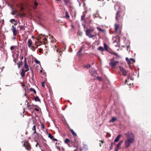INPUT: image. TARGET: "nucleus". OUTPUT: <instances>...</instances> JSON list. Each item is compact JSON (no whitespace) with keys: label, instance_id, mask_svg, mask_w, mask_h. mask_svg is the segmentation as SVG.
<instances>
[{"label":"nucleus","instance_id":"79ce46f5","mask_svg":"<svg viewBox=\"0 0 151 151\" xmlns=\"http://www.w3.org/2000/svg\"><path fill=\"white\" fill-rule=\"evenodd\" d=\"M14 48V47L13 46H12L10 47V50H12Z\"/></svg>","mask_w":151,"mask_h":151},{"label":"nucleus","instance_id":"37998d69","mask_svg":"<svg viewBox=\"0 0 151 151\" xmlns=\"http://www.w3.org/2000/svg\"><path fill=\"white\" fill-rule=\"evenodd\" d=\"M119 149V148L116 147V148H115V149L114 150V151H118Z\"/></svg>","mask_w":151,"mask_h":151},{"label":"nucleus","instance_id":"f8f14e48","mask_svg":"<svg viewBox=\"0 0 151 151\" xmlns=\"http://www.w3.org/2000/svg\"><path fill=\"white\" fill-rule=\"evenodd\" d=\"M121 135L120 134H119L116 137V138L114 139V142H117L119 141Z\"/></svg>","mask_w":151,"mask_h":151},{"label":"nucleus","instance_id":"9b49d317","mask_svg":"<svg viewBox=\"0 0 151 151\" xmlns=\"http://www.w3.org/2000/svg\"><path fill=\"white\" fill-rule=\"evenodd\" d=\"M25 71L24 70V69H22L20 71V74L21 75V76L22 77H24L25 75Z\"/></svg>","mask_w":151,"mask_h":151},{"label":"nucleus","instance_id":"f704fd0d","mask_svg":"<svg viewBox=\"0 0 151 151\" xmlns=\"http://www.w3.org/2000/svg\"><path fill=\"white\" fill-rule=\"evenodd\" d=\"M97 29L101 31V32H104V30L102 29L101 28L99 27H97Z\"/></svg>","mask_w":151,"mask_h":151},{"label":"nucleus","instance_id":"ea45409f","mask_svg":"<svg viewBox=\"0 0 151 151\" xmlns=\"http://www.w3.org/2000/svg\"><path fill=\"white\" fill-rule=\"evenodd\" d=\"M42 85L43 87H44L45 86V83L44 82H42Z\"/></svg>","mask_w":151,"mask_h":151},{"label":"nucleus","instance_id":"8fccbe9b","mask_svg":"<svg viewBox=\"0 0 151 151\" xmlns=\"http://www.w3.org/2000/svg\"><path fill=\"white\" fill-rule=\"evenodd\" d=\"M42 128H43L44 129L45 128V126L43 124H42Z\"/></svg>","mask_w":151,"mask_h":151},{"label":"nucleus","instance_id":"052dcab7","mask_svg":"<svg viewBox=\"0 0 151 151\" xmlns=\"http://www.w3.org/2000/svg\"><path fill=\"white\" fill-rule=\"evenodd\" d=\"M85 5V3H83V6H84Z\"/></svg>","mask_w":151,"mask_h":151},{"label":"nucleus","instance_id":"4be33fe9","mask_svg":"<svg viewBox=\"0 0 151 151\" xmlns=\"http://www.w3.org/2000/svg\"><path fill=\"white\" fill-rule=\"evenodd\" d=\"M17 13V10H13L12 12V15H14L16 14Z\"/></svg>","mask_w":151,"mask_h":151},{"label":"nucleus","instance_id":"7ed1b4c3","mask_svg":"<svg viewBox=\"0 0 151 151\" xmlns=\"http://www.w3.org/2000/svg\"><path fill=\"white\" fill-rule=\"evenodd\" d=\"M93 31L94 29L91 28L87 29L85 31L86 35L89 38H92L94 36V35H92L91 33Z\"/></svg>","mask_w":151,"mask_h":151},{"label":"nucleus","instance_id":"72a5a7b5","mask_svg":"<svg viewBox=\"0 0 151 151\" xmlns=\"http://www.w3.org/2000/svg\"><path fill=\"white\" fill-rule=\"evenodd\" d=\"M19 27H20V30H21L22 29H23L24 30V27L23 25H20V26H19Z\"/></svg>","mask_w":151,"mask_h":151},{"label":"nucleus","instance_id":"393cba45","mask_svg":"<svg viewBox=\"0 0 151 151\" xmlns=\"http://www.w3.org/2000/svg\"><path fill=\"white\" fill-rule=\"evenodd\" d=\"M83 49L82 48H81L79 51L77 52V55H79L80 53L82 51Z\"/></svg>","mask_w":151,"mask_h":151},{"label":"nucleus","instance_id":"f03ea898","mask_svg":"<svg viewBox=\"0 0 151 151\" xmlns=\"http://www.w3.org/2000/svg\"><path fill=\"white\" fill-rule=\"evenodd\" d=\"M119 62L118 61H115L114 58L113 57L110 59L109 65L112 68H114L115 66Z\"/></svg>","mask_w":151,"mask_h":151},{"label":"nucleus","instance_id":"7c9ffc66","mask_svg":"<svg viewBox=\"0 0 151 151\" xmlns=\"http://www.w3.org/2000/svg\"><path fill=\"white\" fill-rule=\"evenodd\" d=\"M69 142V140L68 139H66L65 141V143H68Z\"/></svg>","mask_w":151,"mask_h":151},{"label":"nucleus","instance_id":"6ab92c4d","mask_svg":"<svg viewBox=\"0 0 151 151\" xmlns=\"http://www.w3.org/2000/svg\"><path fill=\"white\" fill-rule=\"evenodd\" d=\"M35 101H40V99L38 96H36L35 98Z\"/></svg>","mask_w":151,"mask_h":151},{"label":"nucleus","instance_id":"09e8293b","mask_svg":"<svg viewBox=\"0 0 151 151\" xmlns=\"http://www.w3.org/2000/svg\"><path fill=\"white\" fill-rule=\"evenodd\" d=\"M123 142V140H121L119 143L121 145L122 143Z\"/></svg>","mask_w":151,"mask_h":151},{"label":"nucleus","instance_id":"4c0bfd02","mask_svg":"<svg viewBox=\"0 0 151 151\" xmlns=\"http://www.w3.org/2000/svg\"><path fill=\"white\" fill-rule=\"evenodd\" d=\"M90 65L89 64H88L86 66H85V67L88 68L90 67Z\"/></svg>","mask_w":151,"mask_h":151},{"label":"nucleus","instance_id":"3c124183","mask_svg":"<svg viewBox=\"0 0 151 151\" xmlns=\"http://www.w3.org/2000/svg\"><path fill=\"white\" fill-rule=\"evenodd\" d=\"M17 24V22H16L14 24L15 26H16V25Z\"/></svg>","mask_w":151,"mask_h":151},{"label":"nucleus","instance_id":"5fc2aeb1","mask_svg":"<svg viewBox=\"0 0 151 151\" xmlns=\"http://www.w3.org/2000/svg\"><path fill=\"white\" fill-rule=\"evenodd\" d=\"M86 147L87 148V146H86V145H84V146L83 147V148H86Z\"/></svg>","mask_w":151,"mask_h":151},{"label":"nucleus","instance_id":"a19ab883","mask_svg":"<svg viewBox=\"0 0 151 151\" xmlns=\"http://www.w3.org/2000/svg\"><path fill=\"white\" fill-rule=\"evenodd\" d=\"M34 4H35V6H37V5H38V3L37 2L35 1L34 2Z\"/></svg>","mask_w":151,"mask_h":151},{"label":"nucleus","instance_id":"cd10ccee","mask_svg":"<svg viewBox=\"0 0 151 151\" xmlns=\"http://www.w3.org/2000/svg\"><path fill=\"white\" fill-rule=\"evenodd\" d=\"M35 62L37 64H39L40 63V62L39 60H38L37 59H35L34 60Z\"/></svg>","mask_w":151,"mask_h":151},{"label":"nucleus","instance_id":"864d4df0","mask_svg":"<svg viewBox=\"0 0 151 151\" xmlns=\"http://www.w3.org/2000/svg\"><path fill=\"white\" fill-rule=\"evenodd\" d=\"M84 28H86V25L85 24H82Z\"/></svg>","mask_w":151,"mask_h":151},{"label":"nucleus","instance_id":"0eeeda50","mask_svg":"<svg viewBox=\"0 0 151 151\" xmlns=\"http://www.w3.org/2000/svg\"><path fill=\"white\" fill-rule=\"evenodd\" d=\"M11 29L12 31L13 35H16L17 34L18 31L17 30L16 27H14L13 25H12Z\"/></svg>","mask_w":151,"mask_h":151},{"label":"nucleus","instance_id":"338daca9","mask_svg":"<svg viewBox=\"0 0 151 151\" xmlns=\"http://www.w3.org/2000/svg\"><path fill=\"white\" fill-rule=\"evenodd\" d=\"M100 146H101V144H100Z\"/></svg>","mask_w":151,"mask_h":151},{"label":"nucleus","instance_id":"ddd939ff","mask_svg":"<svg viewBox=\"0 0 151 151\" xmlns=\"http://www.w3.org/2000/svg\"><path fill=\"white\" fill-rule=\"evenodd\" d=\"M119 25V24L117 25L116 24H115V31L116 32L117 31Z\"/></svg>","mask_w":151,"mask_h":151},{"label":"nucleus","instance_id":"a18cd8bd","mask_svg":"<svg viewBox=\"0 0 151 151\" xmlns=\"http://www.w3.org/2000/svg\"><path fill=\"white\" fill-rule=\"evenodd\" d=\"M130 59L132 61H133V62H134V63L135 62V60L134 59H133V58H131Z\"/></svg>","mask_w":151,"mask_h":151},{"label":"nucleus","instance_id":"c03bdc74","mask_svg":"<svg viewBox=\"0 0 151 151\" xmlns=\"http://www.w3.org/2000/svg\"><path fill=\"white\" fill-rule=\"evenodd\" d=\"M17 64H20V65H22V61L21 60L20 61H19V63H18Z\"/></svg>","mask_w":151,"mask_h":151},{"label":"nucleus","instance_id":"2f4dec72","mask_svg":"<svg viewBox=\"0 0 151 151\" xmlns=\"http://www.w3.org/2000/svg\"><path fill=\"white\" fill-rule=\"evenodd\" d=\"M97 78L99 81H102V79L101 77L98 76L97 77Z\"/></svg>","mask_w":151,"mask_h":151},{"label":"nucleus","instance_id":"0e129e2a","mask_svg":"<svg viewBox=\"0 0 151 151\" xmlns=\"http://www.w3.org/2000/svg\"><path fill=\"white\" fill-rule=\"evenodd\" d=\"M44 39H45V41H46L47 39L46 38H45Z\"/></svg>","mask_w":151,"mask_h":151},{"label":"nucleus","instance_id":"a211bd4d","mask_svg":"<svg viewBox=\"0 0 151 151\" xmlns=\"http://www.w3.org/2000/svg\"><path fill=\"white\" fill-rule=\"evenodd\" d=\"M110 53L111 54H113V55H116V58H118L120 57V56H119L117 54H116V53L113 52V53H111L110 52Z\"/></svg>","mask_w":151,"mask_h":151},{"label":"nucleus","instance_id":"c85d7f7f","mask_svg":"<svg viewBox=\"0 0 151 151\" xmlns=\"http://www.w3.org/2000/svg\"><path fill=\"white\" fill-rule=\"evenodd\" d=\"M113 145H114V143L112 142L110 147V149L111 150L112 149L113 147Z\"/></svg>","mask_w":151,"mask_h":151},{"label":"nucleus","instance_id":"20e7f679","mask_svg":"<svg viewBox=\"0 0 151 151\" xmlns=\"http://www.w3.org/2000/svg\"><path fill=\"white\" fill-rule=\"evenodd\" d=\"M120 11L118 10L116 14L115 18L116 21L118 22H121L122 21V17L120 16L119 13Z\"/></svg>","mask_w":151,"mask_h":151},{"label":"nucleus","instance_id":"49530a36","mask_svg":"<svg viewBox=\"0 0 151 151\" xmlns=\"http://www.w3.org/2000/svg\"><path fill=\"white\" fill-rule=\"evenodd\" d=\"M35 110L37 111H39V109L37 108L35 109Z\"/></svg>","mask_w":151,"mask_h":151},{"label":"nucleus","instance_id":"a878e982","mask_svg":"<svg viewBox=\"0 0 151 151\" xmlns=\"http://www.w3.org/2000/svg\"><path fill=\"white\" fill-rule=\"evenodd\" d=\"M55 46V47L54 49L55 50H56V51L57 52H60V50L58 49V48L56 46Z\"/></svg>","mask_w":151,"mask_h":151},{"label":"nucleus","instance_id":"1a4fd4ad","mask_svg":"<svg viewBox=\"0 0 151 151\" xmlns=\"http://www.w3.org/2000/svg\"><path fill=\"white\" fill-rule=\"evenodd\" d=\"M32 40H31V39H29L27 41V45L28 46L29 48L31 47V46H32Z\"/></svg>","mask_w":151,"mask_h":151},{"label":"nucleus","instance_id":"aec40b11","mask_svg":"<svg viewBox=\"0 0 151 151\" xmlns=\"http://www.w3.org/2000/svg\"><path fill=\"white\" fill-rule=\"evenodd\" d=\"M98 50H100L102 52H103L104 51V49L102 47H99L98 48Z\"/></svg>","mask_w":151,"mask_h":151},{"label":"nucleus","instance_id":"680f3d73","mask_svg":"<svg viewBox=\"0 0 151 151\" xmlns=\"http://www.w3.org/2000/svg\"><path fill=\"white\" fill-rule=\"evenodd\" d=\"M14 61L15 63H16V60H14Z\"/></svg>","mask_w":151,"mask_h":151},{"label":"nucleus","instance_id":"473e14b6","mask_svg":"<svg viewBox=\"0 0 151 151\" xmlns=\"http://www.w3.org/2000/svg\"><path fill=\"white\" fill-rule=\"evenodd\" d=\"M66 17L68 18L70 17L68 12L67 11H66Z\"/></svg>","mask_w":151,"mask_h":151},{"label":"nucleus","instance_id":"c756f323","mask_svg":"<svg viewBox=\"0 0 151 151\" xmlns=\"http://www.w3.org/2000/svg\"><path fill=\"white\" fill-rule=\"evenodd\" d=\"M125 59L126 61L129 64L130 63V61L129 59L128 58H126Z\"/></svg>","mask_w":151,"mask_h":151},{"label":"nucleus","instance_id":"f3484780","mask_svg":"<svg viewBox=\"0 0 151 151\" xmlns=\"http://www.w3.org/2000/svg\"><path fill=\"white\" fill-rule=\"evenodd\" d=\"M28 100H29L28 99V100H26V101H25V105L27 106V107H29V102L28 101Z\"/></svg>","mask_w":151,"mask_h":151},{"label":"nucleus","instance_id":"f257e3e1","mask_svg":"<svg viewBox=\"0 0 151 151\" xmlns=\"http://www.w3.org/2000/svg\"><path fill=\"white\" fill-rule=\"evenodd\" d=\"M127 136L128 138L124 142V145L126 148L129 147L130 145L133 143L135 140V136L132 132H127L125 134Z\"/></svg>","mask_w":151,"mask_h":151},{"label":"nucleus","instance_id":"e433bc0d","mask_svg":"<svg viewBox=\"0 0 151 151\" xmlns=\"http://www.w3.org/2000/svg\"><path fill=\"white\" fill-rule=\"evenodd\" d=\"M56 147L57 149L59 150V151H60V147L57 146H56Z\"/></svg>","mask_w":151,"mask_h":151},{"label":"nucleus","instance_id":"39448f33","mask_svg":"<svg viewBox=\"0 0 151 151\" xmlns=\"http://www.w3.org/2000/svg\"><path fill=\"white\" fill-rule=\"evenodd\" d=\"M119 67L120 70L122 73L123 75L124 76H126L128 72L126 70H125L123 67L121 66H119Z\"/></svg>","mask_w":151,"mask_h":151},{"label":"nucleus","instance_id":"bb28decb","mask_svg":"<svg viewBox=\"0 0 151 151\" xmlns=\"http://www.w3.org/2000/svg\"><path fill=\"white\" fill-rule=\"evenodd\" d=\"M48 137L50 138L51 139H52L53 137L50 133L49 134V135H48Z\"/></svg>","mask_w":151,"mask_h":151},{"label":"nucleus","instance_id":"bf43d9fd","mask_svg":"<svg viewBox=\"0 0 151 151\" xmlns=\"http://www.w3.org/2000/svg\"><path fill=\"white\" fill-rule=\"evenodd\" d=\"M101 142L102 143H103L104 142V141H101Z\"/></svg>","mask_w":151,"mask_h":151},{"label":"nucleus","instance_id":"5701e85b","mask_svg":"<svg viewBox=\"0 0 151 151\" xmlns=\"http://www.w3.org/2000/svg\"><path fill=\"white\" fill-rule=\"evenodd\" d=\"M85 15L83 14V15H82V16L81 17V20L82 21H85V19L84 18H85Z\"/></svg>","mask_w":151,"mask_h":151},{"label":"nucleus","instance_id":"4d7b16f0","mask_svg":"<svg viewBox=\"0 0 151 151\" xmlns=\"http://www.w3.org/2000/svg\"><path fill=\"white\" fill-rule=\"evenodd\" d=\"M38 144V143H37L36 144V145H35V146L36 147H37Z\"/></svg>","mask_w":151,"mask_h":151},{"label":"nucleus","instance_id":"de8ad7c7","mask_svg":"<svg viewBox=\"0 0 151 151\" xmlns=\"http://www.w3.org/2000/svg\"><path fill=\"white\" fill-rule=\"evenodd\" d=\"M52 139L53 141H57V139H56L55 138H54L53 137Z\"/></svg>","mask_w":151,"mask_h":151},{"label":"nucleus","instance_id":"b1692460","mask_svg":"<svg viewBox=\"0 0 151 151\" xmlns=\"http://www.w3.org/2000/svg\"><path fill=\"white\" fill-rule=\"evenodd\" d=\"M30 48L33 51H35L36 49V48L34 46H32L31 47H30Z\"/></svg>","mask_w":151,"mask_h":151},{"label":"nucleus","instance_id":"13d9d810","mask_svg":"<svg viewBox=\"0 0 151 151\" xmlns=\"http://www.w3.org/2000/svg\"><path fill=\"white\" fill-rule=\"evenodd\" d=\"M23 58V56H22L21 58H20V59L21 60H22V59Z\"/></svg>","mask_w":151,"mask_h":151},{"label":"nucleus","instance_id":"e2e57ef3","mask_svg":"<svg viewBox=\"0 0 151 151\" xmlns=\"http://www.w3.org/2000/svg\"><path fill=\"white\" fill-rule=\"evenodd\" d=\"M127 80H125V83H127Z\"/></svg>","mask_w":151,"mask_h":151},{"label":"nucleus","instance_id":"4468645a","mask_svg":"<svg viewBox=\"0 0 151 151\" xmlns=\"http://www.w3.org/2000/svg\"><path fill=\"white\" fill-rule=\"evenodd\" d=\"M104 48L105 49V50L106 51H107L108 50V46L107 45L105 44V43H104Z\"/></svg>","mask_w":151,"mask_h":151},{"label":"nucleus","instance_id":"6e6d98bb","mask_svg":"<svg viewBox=\"0 0 151 151\" xmlns=\"http://www.w3.org/2000/svg\"><path fill=\"white\" fill-rule=\"evenodd\" d=\"M16 37H13V40H15L16 39Z\"/></svg>","mask_w":151,"mask_h":151},{"label":"nucleus","instance_id":"423d86ee","mask_svg":"<svg viewBox=\"0 0 151 151\" xmlns=\"http://www.w3.org/2000/svg\"><path fill=\"white\" fill-rule=\"evenodd\" d=\"M24 146L27 150H29L31 148V146L30 144L27 141L24 142Z\"/></svg>","mask_w":151,"mask_h":151},{"label":"nucleus","instance_id":"69168bd1","mask_svg":"<svg viewBox=\"0 0 151 151\" xmlns=\"http://www.w3.org/2000/svg\"><path fill=\"white\" fill-rule=\"evenodd\" d=\"M68 101L69 102H70V101H69V100H68Z\"/></svg>","mask_w":151,"mask_h":151},{"label":"nucleus","instance_id":"9d476101","mask_svg":"<svg viewBox=\"0 0 151 151\" xmlns=\"http://www.w3.org/2000/svg\"><path fill=\"white\" fill-rule=\"evenodd\" d=\"M29 92H31V94H35L36 93V92L35 89L33 88H30L29 90Z\"/></svg>","mask_w":151,"mask_h":151},{"label":"nucleus","instance_id":"603ef678","mask_svg":"<svg viewBox=\"0 0 151 151\" xmlns=\"http://www.w3.org/2000/svg\"><path fill=\"white\" fill-rule=\"evenodd\" d=\"M18 65V67L19 68H20V64H17Z\"/></svg>","mask_w":151,"mask_h":151},{"label":"nucleus","instance_id":"dca6fc26","mask_svg":"<svg viewBox=\"0 0 151 151\" xmlns=\"http://www.w3.org/2000/svg\"><path fill=\"white\" fill-rule=\"evenodd\" d=\"M117 119V118L116 117H114L111 118V119L110 120V122H113L115 121Z\"/></svg>","mask_w":151,"mask_h":151},{"label":"nucleus","instance_id":"412c9836","mask_svg":"<svg viewBox=\"0 0 151 151\" xmlns=\"http://www.w3.org/2000/svg\"><path fill=\"white\" fill-rule=\"evenodd\" d=\"M32 129L34 131V133H36V128L35 125H34L32 128Z\"/></svg>","mask_w":151,"mask_h":151},{"label":"nucleus","instance_id":"58836bf2","mask_svg":"<svg viewBox=\"0 0 151 151\" xmlns=\"http://www.w3.org/2000/svg\"><path fill=\"white\" fill-rule=\"evenodd\" d=\"M14 21L15 19H11L10 20V22L12 23H13V22H14Z\"/></svg>","mask_w":151,"mask_h":151},{"label":"nucleus","instance_id":"6e6552de","mask_svg":"<svg viewBox=\"0 0 151 151\" xmlns=\"http://www.w3.org/2000/svg\"><path fill=\"white\" fill-rule=\"evenodd\" d=\"M23 68H24L26 69V70H25V72L28 71L29 70V68H28V66L27 64L26 59V58H25V59L24 63V65L23 66Z\"/></svg>","mask_w":151,"mask_h":151},{"label":"nucleus","instance_id":"c9c22d12","mask_svg":"<svg viewBox=\"0 0 151 151\" xmlns=\"http://www.w3.org/2000/svg\"><path fill=\"white\" fill-rule=\"evenodd\" d=\"M121 145V144H120V143H118L116 146V147H118L119 148V147Z\"/></svg>","mask_w":151,"mask_h":151},{"label":"nucleus","instance_id":"2eb2a0df","mask_svg":"<svg viewBox=\"0 0 151 151\" xmlns=\"http://www.w3.org/2000/svg\"><path fill=\"white\" fill-rule=\"evenodd\" d=\"M72 134L74 136H76L77 135L75 133V132L72 129H70V130Z\"/></svg>","mask_w":151,"mask_h":151},{"label":"nucleus","instance_id":"774afa93","mask_svg":"<svg viewBox=\"0 0 151 151\" xmlns=\"http://www.w3.org/2000/svg\"><path fill=\"white\" fill-rule=\"evenodd\" d=\"M42 151H44L43 150H42Z\"/></svg>","mask_w":151,"mask_h":151}]
</instances>
